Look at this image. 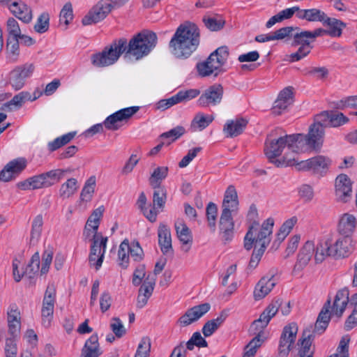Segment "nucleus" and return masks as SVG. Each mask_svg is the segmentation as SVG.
Listing matches in <instances>:
<instances>
[{
    "mask_svg": "<svg viewBox=\"0 0 357 357\" xmlns=\"http://www.w3.org/2000/svg\"><path fill=\"white\" fill-rule=\"evenodd\" d=\"M156 34L148 30H144L132 36L128 43L125 38L115 40L101 52L91 55L92 64L102 68L114 64L123 53L139 60L147 56L157 44Z\"/></svg>",
    "mask_w": 357,
    "mask_h": 357,
    "instance_id": "obj_1",
    "label": "nucleus"
},
{
    "mask_svg": "<svg viewBox=\"0 0 357 357\" xmlns=\"http://www.w3.org/2000/svg\"><path fill=\"white\" fill-rule=\"evenodd\" d=\"M199 43V29L195 23L185 22L176 29L169 47L175 57L185 59L197 50Z\"/></svg>",
    "mask_w": 357,
    "mask_h": 357,
    "instance_id": "obj_2",
    "label": "nucleus"
},
{
    "mask_svg": "<svg viewBox=\"0 0 357 357\" xmlns=\"http://www.w3.org/2000/svg\"><path fill=\"white\" fill-rule=\"evenodd\" d=\"M295 134L284 135L278 139H266L265 142L264 153L271 162L276 167L294 166L296 160L294 158H289L288 155H284L281 159H276L280 156L283 149L287 146L288 150L293 152H301L297 145V139Z\"/></svg>",
    "mask_w": 357,
    "mask_h": 357,
    "instance_id": "obj_3",
    "label": "nucleus"
},
{
    "mask_svg": "<svg viewBox=\"0 0 357 357\" xmlns=\"http://www.w3.org/2000/svg\"><path fill=\"white\" fill-rule=\"evenodd\" d=\"M238 206L236 190L234 185H229L225 192L219 222L220 235L225 243L231 241L234 238V222L232 213L238 210Z\"/></svg>",
    "mask_w": 357,
    "mask_h": 357,
    "instance_id": "obj_4",
    "label": "nucleus"
},
{
    "mask_svg": "<svg viewBox=\"0 0 357 357\" xmlns=\"http://www.w3.org/2000/svg\"><path fill=\"white\" fill-rule=\"evenodd\" d=\"M351 240L348 237L340 238L333 244L329 238L319 241L316 247L314 259L317 263L322 262L326 257H346L351 252Z\"/></svg>",
    "mask_w": 357,
    "mask_h": 357,
    "instance_id": "obj_5",
    "label": "nucleus"
},
{
    "mask_svg": "<svg viewBox=\"0 0 357 357\" xmlns=\"http://www.w3.org/2000/svg\"><path fill=\"white\" fill-rule=\"evenodd\" d=\"M273 219L269 218L263 222L260 230L258 231L259 222L254 221L244 238L245 249L250 250L252 248L253 244L256 243L260 245V249L266 250L271 242V235L273 233Z\"/></svg>",
    "mask_w": 357,
    "mask_h": 357,
    "instance_id": "obj_6",
    "label": "nucleus"
},
{
    "mask_svg": "<svg viewBox=\"0 0 357 357\" xmlns=\"http://www.w3.org/2000/svg\"><path fill=\"white\" fill-rule=\"evenodd\" d=\"M139 109V107L132 106L119 109L108 116L102 123L93 125L84 132L86 137H91L97 133L103 132V126L109 130L115 131L119 130L124 123H126Z\"/></svg>",
    "mask_w": 357,
    "mask_h": 357,
    "instance_id": "obj_7",
    "label": "nucleus"
},
{
    "mask_svg": "<svg viewBox=\"0 0 357 357\" xmlns=\"http://www.w3.org/2000/svg\"><path fill=\"white\" fill-rule=\"evenodd\" d=\"M324 128L319 124L314 123L310 127L307 135L295 134L297 145L301 152H305L310 148L316 149L322 144Z\"/></svg>",
    "mask_w": 357,
    "mask_h": 357,
    "instance_id": "obj_8",
    "label": "nucleus"
},
{
    "mask_svg": "<svg viewBox=\"0 0 357 357\" xmlns=\"http://www.w3.org/2000/svg\"><path fill=\"white\" fill-rule=\"evenodd\" d=\"M55 303L56 288L54 284H50L45 292L41 309L42 323L45 328H48L51 324Z\"/></svg>",
    "mask_w": 357,
    "mask_h": 357,
    "instance_id": "obj_9",
    "label": "nucleus"
},
{
    "mask_svg": "<svg viewBox=\"0 0 357 357\" xmlns=\"http://www.w3.org/2000/svg\"><path fill=\"white\" fill-rule=\"evenodd\" d=\"M298 326L294 322L290 323L284 327L278 346V354L280 356L286 357L289 355L296 340Z\"/></svg>",
    "mask_w": 357,
    "mask_h": 357,
    "instance_id": "obj_10",
    "label": "nucleus"
},
{
    "mask_svg": "<svg viewBox=\"0 0 357 357\" xmlns=\"http://www.w3.org/2000/svg\"><path fill=\"white\" fill-rule=\"evenodd\" d=\"M257 320H255L250 328V331L254 335H256L249 343L245 347L244 354L243 357H255L257 349L261 346L264 342L262 335L264 334L263 330L267 326L264 325V321L256 324Z\"/></svg>",
    "mask_w": 357,
    "mask_h": 357,
    "instance_id": "obj_11",
    "label": "nucleus"
},
{
    "mask_svg": "<svg viewBox=\"0 0 357 357\" xmlns=\"http://www.w3.org/2000/svg\"><path fill=\"white\" fill-rule=\"evenodd\" d=\"M112 8V4L107 0L100 1L83 17L82 20L83 25H90L100 22L111 12Z\"/></svg>",
    "mask_w": 357,
    "mask_h": 357,
    "instance_id": "obj_12",
    "label": "nucleus"
},
{
    "mask_svg": "<svg viewBox=\"0 0 357 357\" xmlns=\"http://www.w3.org/2000/svg\"><path fill=\"white\" fill-rule=\"evenodd\" d=\"M33 70L32 63L17 66L9 73L8 84L16 91L21 89L25 84V79L32 75Z\"/></svg>",
    "mask_w": 357,
    "mask_h": 357,
    "instance_id": "obj_13",
    "label": "nucleus"
},
{
    "mask_svg": "<svg viewBox=\"0 0 357 357\" xmlns=\"http://www.w3.org/2000/svg\"><path fill=\"white\" fill-rule=\"evenodd\" d=\"M349 291L347 288H344L339 290L335 297L332 310L333 313L337 317H342L347 304L357 307V293L349 298Z\"/></svg>",
    "mask_w": 357,
    "mask_h": 357,
    "instance_id": "obj_14",
    "label": "nucleus"
},
{
    "mask_svg": "<svg viewBox=\"0 0 357 357\" xmlns=\"http://www.w3.org/2000/svg\"><path fill=\"white\" fill-rule=\"evenodd\" d=\"M223 96V87L221 84H213L207 88L198 99L201 107L217 105L220 103Z\"/></svg>",
    "mask_w": 357,
    "mask_h": 357,
    "instance_id": "obj_15",
    "label": "nucleus"
},
{
    "mask_svg": "<svg viewBox=\"0 0 357 357\" xmlns=\"http://www.w3.org/2000/svg\"><path fill=\"white\" fill-rule=\"evenodd\" d=\"M26 167L25 158H19L9 162L0 172V181H10L20 174Z\"/></svg>",
    "mask_w": 357,
    "mask_h": 357,
    "instance_id": "obj_16",
    "label": "nucleus"
},
{
    "mask_svg": "<svg viewBox=\"0 0 357 357\" xmlns=\"http://www.w3.org/2000/svg\"><path fill=\"white\" fill-rule=\"evenodd\" d=\"M211 305L204 303L188 309L178 320L181 326H187L197 321L210 310Z\"/></svg>",
    "mask_w": 357,
    "mask_h": 357,
    "instance_id": "obj_17",
    "label": "nucleus"
},
{
    "mask_svg": "<svg viewBox=\"0 0 357 357\" xmlns=\"http://www.w3.org/2000/svg\"><path fill=\"white\" fill-rule=\"evenodd\" d=\"M351 181L344 174H340L335 179V196L338 201L346 203L351 197Z\"/></svg>",
    "mask_w": 357,
    "mask_h": 357,
    "instance_id": "obj_18",
    "label": "nucleus"
},
{
    "mask_svg": "<svg viewBox=\"0 0 357 357\" xmlns=\"http://www.w3.org/2000/svg\"><path fill=\"white\" fill-rule=\"evenodd\" d=\"M331 164V160L323 155H318L299 164V169L312 170L314 173H322L326 170Z\"/></svg>",
    "mask_w": 357,
    "mask_h": 357,
    "instance_id": "obj_19",
    "label": "nucleus"
},
{
    "mask_svg": "<svg viewBox=\"0 0 357 357\" xmlns=\"http://www.w3.org/2000/svg\"><path fill=\"white\" fill-rule=\"evenodd\" d=\"M314 251L316 252V248H314L313 242L307 241L299 251L294 270L301 271L305 267L310 261Z\"/></svg>",
    "mask_w": 357,
    "mask_h": 357,
    "instance_id": "obj_20",
    "label": "nucleus"
},
{
    "mask_svg": "<svg viewBox=\"0 0 357 357\" xmlns=\"http://www.w3.org/2000/svg\"><path fill=\"white\" fill-rule=\"evenodd\" d=\"M10 11L19 20L29 23L32 19L31 10L21 0L14 1L9 6Z\"/></svg>",
    "mask_w": 357,
    "mask_h": 357,
    "instance_id": "obj_21",
    "label": "nucleus"
},
{
    "mask_svg": "<svg viewBox=\"0 0 357 357\" xmlns=\"http://www.w3.org/2000/svg\"><path fill=\"white\" fill-rule=\"evenodd\" d=\"M331 301L328 300L324 305L321 312H319L317 319L314 332L319 334L323 333L327 328L328 324L331 321Z\"/></svg>",
    "mask_w": 357,
    "mask_h": 357,
    "instance_id": "obj_22",
    "label": "nucleus"
},
{
    "mask_svg": "<svg viewBox=\"0 0 357 357\" xmlns=\"http://www.w3.org/2000/svg\"><path fill=\"white\" fill-rule=\"evenodd\" d=\"M248 121L243 118L229 120L224 126L223 130L227 137H234L241 135L248 125Z\"/></svg>",
    "mask_w": 357,
    "mask_h": 357,
    "instance_id": "obj_23",
    "label": "nucleus"
},
{
    "mask_svg": "<svg viewBox=\"0 0 357 357\" xmlns=\"http://www.w3.org/2000/svg\"><path fill=\"white\" fill-rule=\"evenodd\" d=\"M273 275H271L270 277L264 276L258 282L254 291V296L256 300L265 297L275 287V282L273 280Z\"/></svg>",
    "mask_w": 357,
    "mask_h": 357,
    "instance_id": "obj_24",
    "label": "nucleus"
},
{
    "mask_svg": "<svg viewBox=\"0 0 357 357\" xmlns=\"http://www.w3.org/2000/svg\"><path fill=\"white\" fill-rule=\"evenodd\" d=\"M158 243L160 250L164 255L172 254V237L170 229L165 225H162L158 228Z\"/></svg>",
    "mask_w": 357,
    "mask_h": 357,
    "instance_id": "obj_25",
    "label": "nucleus"
},
{
    "mask_svg": "<svg viewBox=\"0 0 357 357\" xmlns=\"http://www.w3.org/2000/svg\"><path fill=\"white\" fill-rule=\"evenodd\" d=\"M356 225L357 220L356 218L353 215L345 213L339 221L337 229L341 235L344 236V237H349L354 231Z\"/></svg>",
    "mask_w": 357,
    "mask_h": 357,
    "instance_id": "obj_26",
    "label": "nucleus"
},
{
    "mask_svg": "<svg viewBox=\"0 0 357 357\" xmlns=\"http://www.w3.org/2000/svg\"><path fill=\"white\" fill-rule=\"evenodd\" d=\"M296 17L302 20L320 22L323 23L324 21H326L327 15L320 9L310 8L300 9L299 13H296Z\"/></svg>",
    "mask_w": 357,
    "mask_h": 357,
    "instance_id": "obj_27",
    "label": "nucleus"
},
{
    "mask_svg": "<svg viewBox=\"0 0 357 357\" xmlns=\"http://www.w3.org/2000/svg\"><path fill=\"white\" fill-rule=\"evenodd\" d=\"M36 99V97L31 98V96L29 92L22 91L15 95L10 101L4 103L1 109L6 111H12L14 109H17L20 108L26 101H33Z\"/></svg>",
    "mask_w": 357,
    "mask_h": 357,
    "instance_id": "obj_28",
    "label": "nucleus"
},
{
    "mask_svg": "<svg viewBox=\"0 0 357 357\" xmlns=\"http://www.w3.org/2000/svg\"><path fill=\"white\" fill-rule=\"evenodd\" d=\"M310 332V331H304L302 337L298 340V344H301V349L298 351L299 357H313L314 351H311L310 348L314 336Z\"/></svg>",
    "mask_w": 357,
    "mask_h": 357,
    "instance_id": "obj_29",
    "label": "nucleus"
},
{
    "mask_svg": "<svg viewBox=\"0 0 357 357\" xmlns=\"http://www.w3.org/2000/svg\"><path fill=\"white\" fill-rule=\"evenodd\" d=\"M100 354L98 335L93 334L86 341L81 357H98Z\"/></svg>",
    "mask_w": 357,
    "mask_h": 357,
    "instance_id": "obj_30",
    "label": "nucleus"
},
{
    "mask_svg": "<svg viewBox=\"0 0 357 357\" xmlns=\"http://www.w3.org/2000/svg\"><path fill=\"white\" fill-rule=\"evenodd\" d=\"M282 304V300L280 298H275L260 314L256 324L260 323L262 321H264V325L267 326L271 318L276 314Z\"/></svg>",
    "mask_w": 357,
    "mask_h": 357,
    "instance_id": "obj_31",
    "label": "nucleus"
},
{
    "mask_svg": "<svg viewBox=\"0 0 357 357\" xmlns=\"http://www.w3.org/2000/svg\"><path fill=\"white\" fill-rule=\"evenodd\" d=\"M225 63H216L215 57L213 60H209V56L206 61L203 63H199L197 65V70L199 75L202 77H206L212 75L214 72L218 71Z\"/></svg>",
    "mask_w": 357,
    "mask_h": 357,
    "instance_id": "obj_32",
    "label": "nucleus"
},
{
    "mask_svg": "<svg viewBox=\"0 0 357 357\" xmlns=\"http://www.w3.org/2000/svg\"><path fill=\"white\" fill-rule=\"evenodd\" d=\"M175 229L179 241L184 245H191L192 236L190 229L182 220L175 222Z\"/></svg>",
    "mask_w": 357,
    "mask_h": 357,
    "instance_id": "obj_33",
    "label": "nucleus"
},
{
    "mask_svg": "<svg viewBox=\"0 0 357 357\" xmlns=\"http://www.w3.org/2000/svg\"><path fill=\"white\" fill-rule=\"evenodd\" d=\"M71 172L70 169H56L44 172L43 175L45 177V183L47 188L59 183L64 178L66 174L70 173Z\"/></svg>",
    "mask_w": 357,
    "mask_h": 357,
    "instance_id": "obj_34",
    "label": "nucleus"
},
{
    "mask_svg": "<svg viewBox=\"0 0 357 357\" xmlns=\"http://www.w3.org/2000/svg\"><path fill=\"white\" fill-rule=\"evenodd\" d=\"M153 188L154 191L151 208L156 211V208H162L165 206L167 200V190L165 186L160 185H153Z\"/></svg>",
    "mask_w": 357,
    "mask_h": 357,
    "instance_id": "obj_35",
    "label": "nucleus"
},
{
    "mask_svg": "<svg viewBox=\"0 0 357 357\" xmlns=\"http://www.w3.org/2000/svg\"><path fill=\"white\" fill-rule=\"evenodd\" d=\"M322 24L329 27V29L327 30V34L332 37L340 36L342 29L346 26V24L341 20L328 16L326 18V21H324Z\"/></svg>",
    "mask_w": 357,
    "mask_h": 357,
    "instance_id": "obj_36",
    "label": "nucleus"
},
{
    "mask_svg": "<svg viewBox=\"0 0 357 357\" xmlns=\"http://www.w3.org/2000/svg\"><path fill=\"white\" fill-rule=\"evenodd\" d=\"M310 36V31H296L293 35L294 40L291 45L293 46L301 45V47H305L311 50L313 46L311 45L312 41Z\"/></svg>",
    "mask_w": 357,
    "mask_h": 357,
    "instance_id": "obj_37",
    "label": "nucleus"
},
{
    "mask_svg": "<svg viewBox=\"0 0 357 357\" xmlns=\"http://www.w3.org/2000/svg\"><path fill=\"white\" fill-rule=\"evenodd\" d=\"M146 197L144 192H141L137 202V204L139 207V208L141 210V211L143 213V214L145 215V217L151 222H154L156 220L158 212L154 210V208H148L146 207Z\"/></svg>",
    "mask_w": 357,
    "mask_h": 357,
    "instance_id": "obj_38",
    "label": "nucleus"
},
{
    "mask_svg": "<svg viewBox=\"0 0 357 357\" xmlns=\"http://www.w3.org/2000/svg\"><path fill=\"white\" fill-rule=\"evenodd\" d=\"M43 215L41 214H39L34 218L32 222L30 237L31 244L34 245L39 241L43 230Z\"/></svg>",
    "mask_w": 357,
    "mask_h": 357,
    "instance_id": "obj_39",
    "label": "nucleus"
},
{
    "mask_svg": "<svg viewBox=\"0 0 357 357\" xmlns=\"http://www.w3.org/2000/svg\"><path fill=\"white\" fill-rule=\"evenodd\" d=\"M202 21L205 26L211 31H220L225 24V20L219 15L204 16Z\"/></svg>",
    "mask_w": 357,
    "mask_h": 357,
    "instance_id": "obj_40",
    "label": "nucleus"
},
{
    "mask_svg": "<svg viewBox=\"0 0 357 357\" xmlns=\"http://www.w3.org/2000/svg\"><path fill=\"white\" fill-rule=\"evenodd\" d=\"M6 52L8 59L12 62H15L20 55V41L18 38H7Z\"/></svg>",
    "mask_w": 357,
    "mask_h": 357,
    "instance_id": "obj_41",
    "label": "nucleus"
},
{
    "mask_svg": "<svg viewBox=\"0 0 357 357\" xmlns=\"http://www.w3.org/2000/svg\"><path fill=\"white\" fill-rule=\"evenodd\" d=\"M76 132H70L61 137H56L53 141L47 144L48 150L53 152L61 146L69 143L75 136Z\"/></svg>",
    "mask_w": 357,
    "mask_h": 357,
    "instance_id": "obj_42",
    "label": "nucleus"
},
{
    "mask_svg": "<svg viewBox=\"0 0 357 357\" xmlns=\"http://www.w3.org/2000/svg\"><path fill=\"white\" fill-rule=\"evenodd\" d=\"M3 337L6 340V345L4 348L6 357H17V348L16 345L17 337H6V332L1 331L0 333V340Z\"/></svg>",
    "mask_w": 357,
    "mask_h": 357,
    "instance_id": "obj_43",
    "label": "nucleus"
},
{
    "mask_svg": "<svg viewBox=\"0 0 357 357\" xmlns=\"http://www.w3.org/2000/svg\"><path fill=\"white\" fill-rule=\"evenodd\" d=\"M93 240H98V247L99 248L100 256L96 261V270H98L103 262L104 255L106 252L107 237H103L101 233L94 234L93 236Z\"/></svg>",
    "mask_w": 357,
    "mask_h": 357,
    "instance_id": "obj_44",
    "label": "nucleus"
},
{
    "mask_svg": "<svg viewBox=\"0 0 357 357\" xmlns=\"http://www.w3.org/2000/svg\"><path fill=\"white\" fill-rule=\"evenodd\" d=\"M77 181L74 178L67 180L66 182L61 185L59 190L60 197L65 199L72 196L77 189Z\"/></svg>",
    "mask_w": 357,
    "mask_h": 357,
    "instance_id": "obj_45",
    "label": "nucleus"
},
{
    "mask_svg": "<svg viewBox=\"0 0 357 357\" xmlns=\"http://www.w3.org/2000/svg\"><path fill=\"white\" fill-rule=\"evenodd\" d=\"M213 117L206 116L203 113H198L195 115L191 123V127L202 130L206 128L212 121Z\"/></svg>",
    "mask_w": 357,
    "mask_h": 357,
    "instance_id": "obj_46",
    "label": "nucleus"
},
{
    "mask_svg": "<svg viewBox=\"0 0 357 357\" xmlns=\"http://www.w3.org/2000/svg\"><path fill=\"white\" fill-rule=\"evenodd\" d=\"M105 208L101 206L93 211L92 214L89 216L87 222L86 227H90L93 229L94 234H98V229L101 217L102 216Z\"/></svg>",
    "mask_w": 357,
    "mask_h": 357,
    "instance_id": "obj_47",
    "label": "nucleus"
},
{
    "mask_svg": "<svg viewBox=\"0 0 357 357\" xmlns=\"http://www.w3.org/2000/svg\"><path fill=\"white\" fill-rule=\"evenodd\" d=\"M96 185V177L91 176L85 183L80 194V199L84 202H89L91 199Z\"/></svg>",
    "mask_w": 357,
    "mask_h": 357,
    "instance_id": "obj_48",
    "label": "nucleus"
},
{
    "mask_svg": "<svg viewBox=\"0 0 357 357\" xmlns=\"http://www.w3.org/2000/svg\"><path fill=\"white\" fill-rule=\"evenodd\" d=\"M40 267V255L38 252H36L33 255L29 264L23 272V275L28 276L29 278H32L36 273L39 271Z\"/></svg>",
    "mask_w": 357,
    "mask_h": 357,
    "instance_id": "obj_49",
    "label": "nucleus"
},
{
    "mask_svg": "<svg viewBox=\"0 0 357 357\" xmlns=\"http://www.w3.org/2000/svg\"><path fill=\"white\" fill-rule=\"evenodd\" d=\"M349 119L340 112L331 111L329 117V127L337 128L347 123Z\"/></svg>",
    "mask_w": 357,
    "mask_h": 357,
    "instance_id": "obj_50",
    "label": "nucleus"
},
{
    "mask_svg": "<svg viewBox=\"0 0 357 357\" xmlns=\"http://www.w3.org/2000/svg\"><path fill=\"white\" fill-rule=\"evenodd\" d=\"M168 174V167H158L154 169L149 178L150 184L153 186L160 185V182L164 180Z\"/></svg>",
    "mask_w": 357,
    "mask_h": 357,
    "instance_id": "obj_51",
    "label": "nucleus"
},
{
    "mask_svg": "<svg viewBox=\"0 0 357 357\" xmlns=\"http://www.w3.org/2000/svg\"><path fill=\"white\" fill-rule=\"evenodd\" d=\"M50 26V15L47 13H41L34 25V30L39 33L46 32Z\"/></svg>",
    "mask_w": 357,
    "mask_h": 357,
    "instance_id": "obj_52",
    "label": "nucleus"
},
{
    "mask_svg": "<svg viewBox=\"0 0 357 357\" xmlns=\"http://www.w3.org/2000/svg\"><path fill=\"white\" fill-rule=\"evenodd\" d=\"M151 342V340L148 337H144L142 338L135 357H149L150 354Z\"/></svg>",
    "mask_w": 357,
    "mask_h": 357,
    "instance_id": "obj_53",
    "label": "nucleus"
},
{
    "mask_svg": "<svg viewBox=\"0 0 357 357\" xmlns=\"http://www.w3.org/2000/svg\"><path fill=\"white\" fill-rule=\"evenodd\" d=\"M299 30L300 28L297 26H285L276 30L275 32L272 33L273 36L274 40H282L284 39L285 38L293 37L294 31Z\"/></svg>",
    "mask_w": 357,
    "mask_h": 357,
    "instance_id": "obj_54",
    "label": "nucleus"
},
{
    "mask_svg": "<svg viewBox=\"0 0 357 357\" xmlns=\"http://www.w3.org/2000/svg\"><path fill=\"white\" fill-rule=\"evenodd\" d=\"M128 248L129 242L126 239L121 243L118 251V257L121 261L120 265L124 268H127L128 264V258L130 254L129 251L128 250Z\"/></svg>",
    "mask_w": 357,
    "mask_h": 357,
    "instance_id": "obj_55",
    "label": "nucleus"
},
{
    "mask_svg": "<svg viewBox=\"0 0 357 357\" xmlns=\"http://www.w3.org/2000/svg\"><path fill=\"white\" fill-rule=\"evenodd\" d=\"M229 56V50L227 46H222L216 49L209 55V60H213V57H215L216 63H225Z\"/></svg>",
    "mask_w": 357,
    "mask_h": 357,
    "instance_id": "obj_56",
    "label": "nucleus"
},
{
    "mask_svg": "<svg viewBox=\"0 0 357 357\" xmlns=\"http://www.w3.org/2000/svg\"><path fill=\"white\" fill-rule=\"evenodd\" d=\"M208 226L213 231L215 229V221L218 213V207L215 204L209 202L206 210Z\"/></svg>",
    "mask_w": 357,
    "mask_h": 357,
    "instance_id": "obj_57",
    "label": "nucleus"
},
{
    "mask_svg": "<svg viewBox=\"0 0 357 357\" xmlns=\"http://www.w3.org/2000/svg\"><path fill=\"white\" fill-rule=\"evenodd\" d=\"M185 132L183 126H178L168 132H163L160 135V139H171V142H174L181 137Z\"/></svg>",
    "mask_w": 357,
    "mask_h": 357,
    "instance_id": "obj_58",
    "label": "nucleus"
},
{
    "mask_svg": "<svg viewBox=\"0 0 357 357\" xmlns=\"http://www.w3.org/2000/svg\"><path fill=\"white\" fill-rule=\"evenodd\" d=\"M53 254L52 248H48L44 251L42 256L41 275L46 274L49 271L50 266L52 261Z\"/></svg>",
    "mask_w": 357,
    "mask_h": 357,
    "instance_id": "obj_59",
    "label": "nucleus"
},
{
    "mask_svg": "<svg viewBox=\"0 0 357 357\" xmlns=\"http://www.w3.org/2000/svg\"><path fill=\"white\" fill-rule=\"evenodd\" d=\"M6 26L9 38H18L21 34L19 24L13 17L8 18Z\"/></svg>",
    "mask_w": 357,
    "mask_h": 357,
    "instance_id": "obj_60",
    "label": "nucleus"
},
{
    "mask_svg": "<svg viewBox=\"0 0 357 357\" xmlns=\"http://www.w3.org/2000/svg\"><path fill=\"white\" fill-rule=\"evenodd\" d=\"M110 328L118 338H121L126 334V329L121 319L118 317L112 318Z\"/></svg>",
    "mask_w": 357,
    "mask_h": 357,
    "instance_id": "obj_61",
    "label": "nucleus"
},
{
    "mask_svg": "<svg viewBox=\"0 0 357 357\" xmlns=\"http://www.w3.org/2000/svg\"><path fill=\"white\" fill-rule=\"evenodd\" d=\"M60 21L68 24L73 18V7L70 2L66 3L60 12Z\"/></svg>",
    "mask_w": 357,
    "mask_h": 357,
    "instance_id": "obj_62",
    "label": "nucleus"
},
{
    "mask_svg": "<svg viewBox=\"0 0 357 357\" xmlns=\"http://www.w3.org/2000/svg\"><path fill=\"white\" fill-rule=\"evenodd\" d=\"M128 250L135 261H139L142 259L143 250L140 247L139 242L134 241L131 243V245L129 244V248Z\"/></svg>",
    "mask_w": 357,
    "mask_h": 357,
    "instance_id": "obj_63",
    "label": "nucleus"
},
{
    "mask_svg": "<svg viewBox=\"0 0 357 357\" xmlns=\"http://www.w3.org/2000/svg\"><path fill=\"white\" fill-rule=\"evenodd\" d=\"M155 279L149 280V277L144 281L142 285L139 288V293L142 295L151 297L154 289Z\"/></svg>",
    "mask_w": 357,
    "mask_h": 357,
    "instance_id": "obj_64",
    "label": "nucleus"
}]
</instances>
